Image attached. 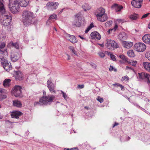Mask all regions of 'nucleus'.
Instances as JSON below:
<instances>
[{"label": "nucleus", "mask_w": 150, "mask_h": 150, "mask_svg": "<svg viewBox=\"0 0 150 150\" xmlns=\"http://www.w3.org/2000/svg\"><path fill=\"white\" fill-rule=\"evenodd\" d=\"M81 23V18L80 14H77L75 16V20L72 23V25L79 27Z\"/></svg>", "instance_id": "8"}, {"label": "nucleus", "mask_w": 150, "mask_h": 150, "mask_svg": "<svg viewBox=\"0 0 150 150\" xmlns=\"http://www.w3.org/2000/svg\"><path fill=\"white\" fill-rule=\"evenodd\" d=\"M61 92L62 93V94L63 97L64 98L65 100H67V96L66 93L63 91H61Z\"/></svg>", "instance_id": "40"}, {"label": "nucleus", "mask_w": 150, "mask_h": 150, "mask_svg": "<svg viewBox=\"0 0 150 150\" xmlns=\"http://www.w3.org/2000/svg\"><path fill=\"white\" fill-rule=\"evenodd\" d=\"M127 54L130 57H134V54L132 50H130L128 51Z\"/></svg>", "instance_id": "35"}, {"label": "nucleus", "mask_w": 150, "mask_h": 150, "mask_svg": "<svg viewBox=\"0 0 150 150\" xmlns=\"http://www.w3.org/2000/svg\"><path fill=\"white\" fill-rule=\"evenodd\" d=\"M84 87V85L83 84L78 85V88L80 89H82Z\"/></svg>", "instance_id": "50"}, {"label": "nucleus", "mask_w": 150, "mask_h": 150, "mask_svg": "<svg viewBox=\"0 0 150 150\" xmlns=\"http://www.w3.org/2000/svg\"><path fill=\"white\" fill-rule=\"evenodd\" d=\"M119 57L125 62H128V58L124 55H121L119 56Z\"/></svg>", "instance_id": "37"}, {"label": "nucleus", "mask_w": 150, "mask_h": 150, "mask_svg": "<svg viewBox=\"0 0 150 150\" xmlns=\"http://www.w3.org/2000/svg\"><path fill=\"white\" fill-rule=\"evenodd\" d=\"M99 45L102 47H104V45L103 44H99Z\"/></svg>", "instance_id": "64"}, {"label": "nucleus", "mask_w": 150, "mask_h": 150, "mask_svg": "<svg viewBox=\"0 0 150 150\" xmlns=\"http://www.w3.org/2000/svg\"><path fill=\"white\" fill-rule=\"evenodd\" d=\"M94 27V25L93 23H91L89 26L88 27L85 31V33H87L92 28Z\"/></svg>", "instance_id": "33"}, {"label": "nucleus", "mask_w": 150, "mask_h": 150, "mask_svg": "<svg viewBox=\"0 0 150 150\" xmlns=\"http://www.w3.org/2000/svg\"><path fill=\"white\" fill-rule=\"evenodd\" d=\"M69 49L75 55H76V51L74 49V47L72 46H70L69 47Z\"/></svg>", "instance_id": "38"}, {"label": "nucleus", "mask_w": 150, "mask_h": 150, "mask_svg": "<svg viewBox=\"0 0 150 150\" xmlns=\"http://www.w3.org/2000/svg\"><path fill=\"white\" fill-rule=\"evenodd\" d=\"M91 65L92 67L93 68L96 69V65L95 64H94L93 63H92L91 64Z\"/></svg>", "instance_id": "53"}, {"label": "nucleus", "mask_w": 150, "mask_h": 150, "mask_svg": "<svg viewBox=\"0 0 150 150\" xmlns=\"http://www.w3.org/2000/svg\"><path fill=\"white\" fill-rule=\"evenodd\" d=\"M122 45L125 48L127 49H129L133 45V43L131 42L123 41L122 42Z\"/></svg>", "instance_id": "20"}, {"label": "nucleus", "mask_w": 150, "mask_h": 150, "mask_svg": "<svg viewBox=\"0 0 150 150\" xmlns=\"http://www.w3.org/2000/svg\"><path fill=\"white\" fill-rule=\"evenodd\" d=\"M11 80L10 79H6L3 82V86L5 87H8L11 84Z\"/></svg>", "instance_id": "27"}, {"label": "nucleus", "mask_w": 150, "mask_h": 150, "mask_svg": "<svg viewBox=\"0 0 150 150\" xmlns=\"http://www.w3.org/2000/svg\"><path fill=\"white\" fill-rule=\"evenodd\" d=\"M96 17L99 21L101 22L105 21L108 18L107 15L106 14H103V15H97Z\"/></svg>", "instance_id": "19"}, {"label": "nucleus", "mask_w": 150, "mask_h": 150, "mask_svg": "<svg viewBox=\"0 0 150 150\" xmlns=\"http://www.w3.org/2000/svg\"><path fill=\"white\" fill-rule=\"evenodd\" d=\"M137 92H138V93H137V94H136V95H137V96H140L141 95H142V93L141 92H139L138 91H137Z\"/></svg>", "instance_id": "54"}, {"label": "nucleus", "mask_w": 150, "mask_h": 150, "mask_svg": "<svg viewBox=\"0 0 150 150\" xmlns=\"http://www.w3.org/2000/svg\"><path fill=\"white\" fill-rule=\"evenodd\" d=\"M22 21L25 26L30 25L35 16L33 12L30 11L25 10L22 14Z\"/></svg>", "instance_id": "2"}, {"label": "nucleus", "mask_w": 150, "mask_h": 150, "mask_svg": "<svg viewBox=\"0 0 150 150\" xmlns=\"http://www.w3.org/2000/svg\"><path fill=\"white\" fill-rule=\"evenodd\" d=\"M6 44L5 43L2 42L0 45V50L3 48L5 46Z\"/></svg>", "instance_id": "42"}, {"label": "nucleus", "mask_w": 150, "mask_h": 150, "mask_svg": "<svg viewBox=\"0 0 150 150\" xmlns=\"http://www.w3.org/2000/svg\"><path fill=\"white\" fill-rule=\"evenodd\" d=\"M112 21H107L105 23L106 26H110L112 23Z\"/></svg>", "instance_id": "41"}, {"label": "nucleus", "mask_w": 150, "mask_h": 150, "mask_svg": "<svg viewBox=\"0 0 150 150\" xmlns=\"http://www.w3.org/2000/svg\"><path fill=\"white\" fill-rule=\"evenodd\" d=\"M22 113L21 112L16 111L13 112L11 114V115L12 118H15L17 119H19V116L21 115Z\"/></svg>", "instance_id": "18"}, {"label": "nucleus", "mask_w": 150, "mask_h": 150, "mask_svg": "<svg viewBox=\"0 0 150 150\" xmlns=\"http://www.w3.org/2000/svg\"><path fill=\"white\" fill-rule=\"evenodd\" d=\"M13 105L14 106L18 108H21L22 107V104L20 101L18 100H15L13 101Z\"/></svg>", "instance_id": "26"}, {"label": "nucleus", "mask_w": 150, "mask_h": 150, "mask_svg": "<svg viewBox=\"0 0 150 150\" xmlns=\"http://www.w3.org/2000/svg\"><path fill=\"white\" fill-rule=\"evenodd\" d=\"M66 8H64L61 9L59 12V14H61L63 11H64L66 10Z\"/></svg>", "instance_id": "52"}, {"label": "nucleus", "mask_w": 150, "mask_h": 150, "mask_svg": "<svg viewBox=\"0 0 150 150\" xmlns=\"http://www.w3.org/2000/svg\"><path fill=\"white\" fill-rule=\"evenodd\" d=\"M82 7V8L83 9L84 11H86L88 10V9H86V8L85 6H83Z\"/></svg>", "instance_id": "58"}, {"label": "nucleus", "mask_w": 150, "mask_h": 150, "mask_svg": "<svg viewBox=\"0 0 150 150\" xmlns=\"http://www.w3.org/2000/svg\"><path fill=\"white\" fill-rule=\"evenodd\" d=\"M10 44L13 47H14L16 49H18L19 48V47L18 45V44L17 43H14L13 42H10Z\"/></svg>", "instance_id": "34"}, {"label": "nucleus", "mask_w": 150, "mask_h": 150, "mask_svg": "<svg viewBox=\"0 0 150 150\" xmlns=\"http://www.w3.org/2000/svg\"><path fill=\"white\" fill-rule=\"evenodd\" d=\"M149 14H150V13H146L144 15L142 16L141 18L142 19L146 17L149 15Z\"/></svg>", "instance_id": "49"}, {"label": "nucleus", "mask_w": 150, "mask_h": 150, "mask_svg": "<svg viewBox=\"0 0 150 150\" xmlns=\"http://www.w3.org/2000/svg\"><path fill=\"white\" fill-rule=\"evenodd\" d=\"M108 54V55H110V58L111 59L114 61H116V56L112 54L111 53L109 52H107Z\"/></svg>", "instance_id": "32"}, {"label": "nucleus", "mask_w": 150, "mask_h": 150, "mask_svg": "<svg viewBox=\"0 0 150 150\" xmlns=\"http://www.w3.org/2000/svg\"><path fill=\"white\" fill-rule=\"evenodd\" d=\"M107 48L109 50H112L114 49L119 47V45L114 40H108L105 44Z\"/></svg>", "instance_id": "5"}, {"label": "nucleus", "mask_w": 150, "mask_h": 150, "mask_svg": "<svg viewBox=\"0 0 150 150\" xmlns=\"http://www.w3.org/2000/svg\"><path fill=\"white\" fill-rule=\"evenodd\" d=\"M22 87L19 85H16L12 88V93L16 97H21L22 95Z\"/></svg>", "instance_id": "6"}, {"label": "nucleus", "mask_w": 150, "mask_h": 150, "mask_svg": "<svg viewBox=\"0 0 150 150\" xmlns=\"http://www.w3.org/2000/svg\"><path fill=\"white\" fill-rule=\"evenodd\" d=\"M97 100L100 103H102L103 101V98H101L99 96H98V97Z\"/></svg>", "instance_id": "43"}, {"label": "nucleus", "mask_w": 150, "mask_h": 150, "mask_svg": "<svg viewBox=\"0 0 150 150\" xmlns=\"http://www.w3.org/2000/svg\"><path fill=\"white\" fill-rule=\"evenodd\" d=\"M145 57L148 59L150 61V51L147 52L145 54Z\"/></svg>", "instance_id": "39"}, {"label": "nucleus", "mask_w": 150, "mask_h": 150, "mask_svg": "<svg viewBox=\"0 0 150 150\" xmlns=\"http://www.w3.org/2000/svg\"><path fill=\"white\" fill-rule=\"evenodd\" d=\"M14 76L16 80L21 81L23 80V79L22 73L19 71L15 72Z\"/></svg>", "instance_id": "16"}, {"label": "nucleus", "mask_w": 150, "mask_h": 150, "mask_svg": "<svg viewBox=\"0 0 150 150\" xmlns=\"http://www.w3.org/2000/svg\"><path fill=\"white\" fill-rule=\"evenodd\" d=\"M118 38L122 42L127 39V35L125 33L123 32L119 34Z\"/></svg>", "instance_id": "21"}, {"label": "nucleus", "mask_w": 150, "mask_h": 150, "mask_svg": "<svg viewBox=\"0 0 150 150\" xmlns=\"http://www.w3.org/2000/svg\"><path fill=\"white\" fill-rule=\"evenodd\" d=\"M139 77L142 79H146L148 80V83L150 82V75L146 73L142 72L139 74Z\"/></svg>", "instance_id": "17"}, {"label": "nucleus", "mask_w": 150, "mask_h": 150, "mask_svg": "<svg viewBox=\"0 0 150 150\" xmlns=\"http://www.w3.org/2000/svg\"><path fill=\"white\" fill-rule=\"evenodd\" d=\"M117 28H118L117 25L116 24H115V26L114 27V28L113 29H111V30H114V31H115L116 30V29Z\"/></svg>", "instance_id": "48"}, {"label": "nucleus", "mask_w": 150, "mask_h": 150, "mask_svg": "<svg viewBox=\"0 0 150 150\" xmlns=\"http://www.w3.org/2000/svg\"><path fill=\"white\" fill-rule=\"evenodd\" d=\"M113 7L115 8L116 12L120 11L123 8L122 6L118 5L117 4H114Z\"/></svg>", "instance_id": "29"}, {"label": "nucleus", "mask_w": 150, "mask_h": 150, "mask_svg": "<svg viewBox=\"0 0 150 150\" xmlns=\"http://www.w3.org/2000/svg\"><path fill=\"white\" fill-rule=\"evenodd\" d=\"M77 149V148H71L70 149H69V150H74V149Z\"/></svg>", "instance_id": "62"}, {"label": "nucleus", "mask_w": 150, "mask_h": 150, "mask_svg": "<svg viewBox=\"0 0 150 150\" xmlns=\"http://www.w3.org/2000/svg\"><path fill=\"white\" fill-rule=\"evenodd\" d=\"M5 12L4 4L0 1V15L2 14L3 17V19L1 20V23L2 25L7 26L10 24L12 18L11 16L5 14Z\"/></svg>", "instance_id": "1"}, {"label": "nucleus", "mask_w": 150, "mask_h": 150, "mask_svg": "<svg viewBox=\"0 0 150 150\" xmlns=\"http://www.w3.org/2000/svg\"><path fill=\"white\" fill-rule=\"evenodd\" d=\"M3 63L1 62V64L3 67V68L6 71H9L11 69L12 66L11 64L10 63H8L7 59L4 60L3 61Z\"/></svg>", "instance_id": "11"}, {"label": "nucleus", "mask_w": 150, "mask_h": 150, "mask_svg": "<svg viewBox=\"0 0 150 150\" xmlns=\"http://www.w3.org/2000/svg\"><path fill=\"white\" fill-rule=\"evenodd\" d=\"M143 0H133L131 1L132 6L136 8H139L142 6Z\"/></svg>", "instance_id": "13"}, {"label": "nucleus", "mask_w": 150, "mask_h": 150, "mask_svg": "<svg viewBox=\"0 0 150 150\" xmlns=\"http://www.w3.org/2000/svg\"><path fill=\"white\" fill-rule=\"evenodd\" d=\"M43 94H44V96H47L46 95V92H45V91H43ZM48 96H49V95H48ZM52 96V95H50V96ZM48 96V95L47 96Z\"/></svg>", "instance_id": "56"}, {"label": "nucleus", "mask_w": 150, "mask_h": 150, "mask_svg": "<svg viewBox=\"0 0 150 150\" xmlns=\"http://www.w3.org/2000/svg\"><path fill=\"white\" fill-rule=\"evenodd\" d=\"M52 78H50L47 81V86L51 93H55L56 91L54 90L55 85L52 83Z\"/></svg>", "instance_id": "10"}, {"label": "nucleus", "mask_w": 150, "mask_h": 150, "mask_svg": "<svg viewBox=\"0 0 150 150\" xmlns=\"http://www.w3.org/2000/svg\"><path fill=\"white\" fill-rule=\"evenodd\" d=\"M139 108L142 110L144 112H145L146 113L149 114H150V113L148 112L146 110H145V109L139 106Z\"/></svg>", "instance_id": "45"}, {"label": "nucleus", "mask_w": 150, "mask_h": 150, "mask_svg": "<svg viewBox=\"0 0 150 150\" xmlns=\"http://www.w3.org/2000/svg\"><path fill=\"white\" fill-rule=\"evenodd\" d=\"M139 15L135 13H134L129 16V18L131 20H136L139 18Z\"/></svg>", "instance_id": "28"}, {"label": "nucleus", "mask_w": 150, "mask_h": 150, "mask_svg": "<svg viewBox=\"0 0 150 150\" xmlns=\"http://www.w3.org/2000/svg\"><path fill=\"white\" fill-rule=\"evenodd\" d=\"M129 79V77H128L127 76H125L124 77H122V81H127Z\"/></svg>", "instance_id": "44"}, {"label": "nucleus", "mask_w": 150, "mask_h": 150, "mask_svg": "<svg viewBox=\"0 0 150 150\" xmlns=\"http://www.w3.org/2000/svg\"><path fill=\"white\" fill-rule=\"evenodd\" d=\"M79 37H80L82 39H84L83 38V37L81 36L80 35H79Z\"/></svg>", "instance_id": "63"}, {"label": "nucleus", "mask_w": 150, "mask_h": 150, "mask_svg": "<svg viewBox=\"0 0 150 150\" xmlns=\"http://www.w3.org/2000/svg\"><path fill=\"white\" fill-rule=\"evenodd\" d=\"M67 37L69 40L73 43H75L78 41L74 35L68 34Z\"/></svg>", "instance_id": "24"}, {"label": "nucleus", "mask_w": 150, "mask_h": 150, "mask_svg": "<svg viewBox=\"0 0 150 150\" xmlns=\"http://www.w3.org/2000/svg\"><path fill=\"white\" fill-rule=\"evenodd\" d=\"M143 41L145 43L150 44V35L146 34L144 35L142 37Z\"/></svg>", "instance_id": "22"}, {"label": "nucleus", "mask_w": 150, "mask_h": 150, "mask_svg": "<svg viewBox=\"0 0 150 150\" xmlns=\"http://www.w3.org/2000/svg\"><path fill=\"white\" fill-rule=\"evenodd\" d=\"M8 57V52L6 49L4 50H0V61L3 63V61L7 59L6 58Z\"/></svg>", "instance_id": "12"}, {"label": "nucleus", "mask_w": 150, "mask_h": 150, "mask_svg": "<svg viewBox=\"0 0 150 150\" xmlns=\"http://www.w3.org/2000/svg\"><path fill=\"white\" fill-rule=\"evenodd\" d=\"M67 56H68V60H69L70 59V56L68 54H67Z\"/></svg>", "instance_id": "59"}, {"label": "nucleus", "mask_w": 150, "mask_h": 150, "mask_svg": "<svg viewBox=\"0 0 150 150\" xmlns=\"http://www.w3.org/2000/svg\"><path fill=\"white\" fill-rule=\"evenodd\" d=\"M20 54L17 52H12L11 53V59L13 62L17 61L20 58Z\"/></svg>", "instance_id": "14"}, {"label": "nucleus", "mask_w": 150, "mask_h": 150, "mask_svg": "<svg viewBox=\"0 0 150 150\" xmlns=\"http://www.w3.org/2000/svg\"><path fill=\"white\" fill-rule=\"evenodd\" d=\"M57 17V15L56 14H52L49 17L48 19L46 22V24L48 25H50V23L53 21L52 19H54L56 20Z\"/></svg>", "instance_id": "25"}, {"label": "nucleus", "mask_w": 150, "mask_h": 150, "mask_svg": "<svg viewBox=\"0 0 150 150\" xmlns=\"http://www.w3.org/2000/svg\"><path fill=\"white\" fill-rule=\"evenodd\" d=\"M137 63V61H132V62H131V64L133 66H135Z\"/></svg>", "instance_id": "46"}, {"label": "nucleus", "mask_w": 150, "mask_h": 150, "mask_svg": "<svg viewBox=\"0 0 150 150\" xmlns=\"http://www.w3.org/2000/svg\"><path fill=\"white\" fill-rule=\"evenodd\" d=\"M143 65L145 69L150 71V63L147 62H144Z\"/></svg>", "instance_id": "30"}, {"label": "nucleus", "mask_w": 150, "mask_h": 150, "mask_svg": "<svg viewBox=\"0 0 150 150\" xmlns=\"http://www.w3.org/2000/svg\"><path fill=\"white\" fill-rule=\"evenodd\" d=\"M113 86H116L117 87H120V88H121V90L122 91H123V90H124V87L123 86H122V85H121L118 83H116L113 84Z\"/></svg>", "instance_id": "36"}, {"label": "nucleus", "mask_w": 150, "mask_h": 150, "mask_svg": "<svg viewBox=\"0 0 150 150\" xmlns=\"http://www.w3.org/2000/svg\"><path fill=\"white\" fill-rule=\"evenodd\" d=\"M98 13L97 15H103V14H105V10L102 8H100L98 10Z\"/></svg>", "instance_id": "31"}, {"label": "nucleus", "mask_w": 150, "mask_h": 150, "mask_svg": "<svg viewBox=\"0 0 150 150\" xmlns=\"http://www.w3.org/2000/svg\"><path fill=\"white\" fill-rule=\"evenodd\" d=\"M8 7L11 12L15 13L17 12L19 8L18 0H9Z\"/></svg>", "instance_id": "4"}, {"label": "nucleus", "mask_w": 150, "mask_h": 150, "mask_svg": "<svg viewBox=\"0 0 150 150\" xmlns=\"http://www.w3.org/2000/svg\"><path fill=\"white\" fill-rule=\"evenodd\" d=\"M29 2V0H18V5L22 7H26Z\"/></svg>", "instance_id": "23"}, {"label": "nucleus", "mask_w": 150, "mask_h": 150, "mask_svg": "<svg viewBox=\"0 0 150 150\" xmlns=\"http://www.w3.org/2000/svg\"><path fill=\"white\" fill-rule=\"evenodd\" d=\"M99 55L101 57H103L105 56V54L102 52H100L98 53Z\"/></svg>", "instance_id": "47"}, {"label": "nucleus", "mask_w": 150, "mask_h": 150, "mask_svg": "<svg viewBox=\"0 0 150 150\" xmlns=\"http://www.w3.org/2000/svg\"><path fill=\"white\" fill-rule=\"evenodd\" d=\"M126 69H132L130 67L127 66L126 67Z\"/></svg>", "instance_id": "61"}, {"label": "nucleus", "mask_w": 150, "mask_h": 150, "mask_svg": "<svg viewBox=\"0 0 150 150\" xmlns=\"http://www.w3.org/2000/svg\"><path fill=\"white\" fill-rule=\"evenodd\" d=\"M118 125V123H116V122H115V123L114 124V125L113 126V127H114L115 126H117V125Z\"/></svg>", "instance_id": "60"}, {"label": "nucleus", "mask_w": 150, "mask_h": 150, "mask_svg": "<svg viewBox=\"0 0 150 150\" xmlns=\"http://www.w3.org/2000/svg\"><path fill=\"white\" fill-rule=\"evenodd\" d=\"M0 98H1V100H2L6 98V95H2L0 96Z\"/></svg>", "instance_id": "51"}, {"label": "nucleus", "mask_w": 150, "mask_h": 150, "mask_svg": "<svg viewBox=\"0 0 150 150\" xmlns=\"http://www.w3.org/2000/svg\"><path fill=\"white\" fill-rule=\"evenodd\" d=\"M54 98V96H43L40 99V102H35L34 105L35 106L50 105Z\"/></svg>", "instance_id": "3"}, {"label": "nucleus", "mask_w": 150, "mask_h": 150, "mask_svg": "<svg viewBox=\"0 0 150 150\" xmlns=\"http://www.w3.org/2000/svg\"><path fill=\"white\" fill-rule=\"evenodd\" d=\"M92 39L100 40L101 38V36L99 33L95 31L92 32L90 35Z\"/></svg>", "instance_id": "15"}, {"label": "nucleus", "mask_w": 150, "mask_h": 150, "mask_svg": "<svg viewBox=\"0 0 150 150\" xmlns=\"http://www.w3.org/2000/svg\"><path fill=\"white\" fill-rule=\"evenodd\" d=\"M59 5V3L57 2H49L47 3L46 5L49 10L54 11L57 8Z\"/></svg>", "instance_id": "9"}, {"label": "nucleus", "mask_w": 150, "mask_h": 150, "mask_svg": "<svg viewBox=\"0 0 150 150\" xmlns=\"http://www.w3.org/2000/svg\"><path fill=\"white\" fill-rule=\"evenodd\" d=\"M4 90L2 88H0V93H2L4 92Z\"/></svg>", "instance_id": "57"}, {"label": "nucleus", "mask_w": 150, "mask_h": 150, "mask_svg": "<svg viewBox=\"0 0 150 150\" xmlns=\"http://www.w3.org/2000/svg\"><path fill=\"white\" fill-rule=\"evenodd\" d=\"M113 69V67L111 65H110V68H109V70L110 71H112Z\"/></svg>", "instance_id": "55"}, {"label": "nucleus", "mask_w": 150, "mask_h": 150, "mask_svg": "<svg viewBox=\"0 0 150 150\" xmlns=\"http://www.w3.org/2000/svg\"><path fill=\"white\" fill-rule=\"evenodd\" d=\"M146 48V46L144 43L139 42L135 44L134 49L137 51L139 52L144 51Z\"/></svg>", "instance_id": "7"}]
</instances>
